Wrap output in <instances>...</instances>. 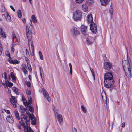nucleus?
<instances>
[{"mask_svg": "<svg viewBox=\"0 0 132 132\" xmlns=\"http://www.w3.org/2000/svg\"><path fill=\"white\" fill-rule=\"evenodd\" d=\"M122 62L125 75L128 77H131V74L130 66L131 63L130 58L128 55L126 60H123Z\"/></svg>", "mask_w": 132, "mask_h": 132, "instance_id": "nucleus-1", "label": "nucleus"}, {"mask_svg": "<svg viewBox=\"0 0 132 132\" xmlns=\"http://www.w3.org/2000/svg\"><path fill=\"white\" fill-rule=\"evenodd\" d=\"M34 30V28L33 26L31 25H27L26 26V35L28 40V44L29 46L31 44V50L32 51H34V45L33 42L31 40L32 36L31 33H32V31Z\"/></svg>", "mask_w": 132, "mask_h": 132, "instance_id": "nucleus-2", "label": "nucleus"}, {"mask_svg": "<svg viewBox=\"0 0 132 132\" xmlns=\"http://www.w3.org/2000/svg\"><path fill=\"white\" fill-rule=\"evenodd\" d=\"M104 86L105 87L109 88L113 86L114 81L113 78L104 77Z\"/></svg>", "mask_w": 132, "mask_h": 132, "instance_id": "nucleus-3", "label": "nucleus"}, {"mask_svg": "<svg viewBox=\"0 0 132 132\" xmlns=\"http://www.w3.org/2000/svg\"><path fill=\"white\" fill-rule=\"evenodd\" d=\"M17 127L18 128L20 129L22 128L24 129V132H34L31 127L28 125L26 124H24L21 123V122L20 121L18 124Z\"/></svg>", "mask_w": 132, "mask_h": 132, "instance_id": "nucleus-4", "label": "nucleus"}, {"mask_svg": "<svg viewBox=\"0 0 132 132\" xmlns=\"http://www.w3.org/2000/svg\"><path fill=\"white\" fill-rule=\"evenodd\" d=\"M82 15L81 12L79 10H77L74 13L73 18L75 21H79L81 20Z\"/></svg>", "mask_w": 132, "mask_h": 132, "instance_id": "nucleus-5", "label": "nucleus"}, {"mask_svg": "<svg viewBox=\"0 0 132 132\" xmlns=\"http://www.w3.org/2000/svg\"><path fill=\"white\" fill-rule=\"evenodd\" d=\"M81 31L84 37H87L88 35H89L90 34L88 31L87 26L84 25L81 26Z\"/></svg>", "mask_w": 132, "mask_h": 132, "instance_id": "nucleus-6", "label": "nucleus"}, {"mask_svg": "<svg viewBox=\"0 0 132 132\" xmlns=\"http://www.w3.org/2000/svg\"><path fill=\"white\" fill-rule=\"evenodd\" d=\"M84 37L86 39V43L87 44L91 45L93 44V42L94 39L92 37L89 36V35H88L87 37Z\"/></svg>", "mask_w": 132, "mask_h": 132, "instance_id": "nucleus-7", "label": "nucleus"}, {"mask_svg": "<svg viewBox=\"0 0 132 132\" xmlns=\"http://www.w3.org/2000/svg\"><path fill=\"white\" fill-rule=\"evenodd\" d=\"M70 31L74 37H76L77 35H79L80 34L79 31H78L77 28L76 27H74L71 29L70 30Z\"/></svg>", "mask_w": 132, "mask_h": 132, "instance_id": "nucleus-8", "label": "nucleus"}, {"mask_svg": "<svg viewBox=\"0 0 132 132\" xmlns=\"http://www.w3.org/2000/svg\"><path fill=\"white\" fill-rule=\"evenodd\" d=\"M90 29L92 32L94 33H96L97 31V26L96 24L94 22L91 24L90 26Z\"/></svg>", "mask_w": 132, "mask_h": 132, "instance_id": "nucleus-9", "label": "nucleus"}, {"mask_svg": "<svg viewBox=\"0 0 132 132\" xmlns=\"http://www.w3.org/2000/svg\"><path fill=\"white\" fill-rule=\"evenodd\" d=\"M112 66V64L109 62H106L104 63V68L106 70H110Z\"/></svg>", "mask_w": 132, "mask_h": 132, "instance_id": "nucleus-10", "label": "nucleus"}, {"mask_svg": "<svg viewBox=\"0 0 132 132\" xmlns=\"http://www.w3.org/2000/svg\"><path fill=\"white\" fill-rule=\"evenodd\" d=\"M42 92L43 95L44 97L46 98L48 101L49 102H50L51 100V99L49 97V94L47 91L44 89H43L42 90Z\"/></svg>", "mask_w": 132, "mask_h": 132, "instance_id": "nucleus-11", "label": "nucleus"}, {"mask_svg": "<svg viewBox=\"0 0 132 132\" xmlns=\"http://www.w3.org/2000/svg\"><path fill=\"white\" fill-rule=\"evenodd\" d=\"M20 119L22 122V123L25 124V123L28 122L26 119L25 115L24 114H21L20 116Z\"/></svg>", "mask_w": 132, "mask_h": 132, "instance_id": "nucleus-12", "label": "nucleus"}, {"mask_svg": "<svg viewBox=\"0 0 132 132\" xmlns=\"http://www.w3.org/2000/svg\"><path fill=\"white\" fill-rule=\"evenodd\" d=\"M11 98L10 99V102L15 106H16V101L15 100V97L11 96Z\"/></svg>", "mask_w": 132, "mask_h": 132, "instance_id": "nucleus-13", "label": "nucleus"}, {"mask_svg": "<svg viewBox=\"0 0 132 132\" xmlns=\"http://www.w3.org/2000/svg\"><path fill=\"white\" fill-rule=\"evenodd\" d=\"M7 121L9 123H12L14 122V120L12 115H9L7 117Z\"/></svg>", "mask_w": 132, "mask_h": 132, "instance_id": "nucleus-14", "label": "nucleus"}, {"mask_svg": "<svg viewBox=\"0 0 132 132\" xmlns=\"http://www.w3.org/2000/svg\"><path fill=\"white\" fill-rule=\"evenodd\" d=\"M87 19L88 23H93V19L92 14H90L88 15L87 16Z\"/></svg>", "mask_w": 132, "mask_h": 132, "instance_id": "nucleus-15", "label": "nucleus"}, {"mask_svg": "<svg viewBox=\"0 0 132 132\" xmlns=\"http://www.w3.org/2000/svg\"><path fill=\"white\" fill-rule=\"evenodd\" d=\"M8 61L10 63L12 64H18L20 62L18 61L17 60H13L11 58L8 59Z\"/></svg>", "mask_w": 132, "mask_h": 132, "instance_id": "nucleus-16", "label": "nucleus"}, {"mask_svg": "<svg viewBox=\"0 0 132 132\" xmlns=\"http://www.w3.org/2000/svg\"><path fill=\"white\" fill-rule=\"evenodd\" d=\"M4 15L7 21L8 22H10L11 21V19L10 16L9 15L8 13L7 12L4 13Z\"/></svg>", "mask_w": 132, "mask_h": 132, "instance_id": "nucleus-17", "label": "nucleus"}, {"mask_svg": "<svg viewBox=\"0 0 132 132\" xmlns=\"http://www.w3.org/2000/svg\"><path fill=\"white\" fill-rule=\"evenodd\" d=\"M56 116L57 117L58 121L60 122V123L61 124L63 121V118L62 115L59 114L57 115Z\"/></svg>", "mask_w": 132, "mask_h": 132, "instance_id": "nucleus-18", "label": "nucleus"}, {"mask_svg": "<svg viewBox=\"0 0 132 132\" xmlns=\"http://www.w3.org/2000/svg\"><path fill=\"white\" fill-rule=\"evenodd\" d=\"M104 77H109V78H113V76L112 72H111L106 73L104 75Z\"/></svg>", "mask_w": 132, "mask_h": 132, "instance_id": "nucleus-19", "label": "nucleus"}, {"mask_svg": "<svg viewBox=\"0 0 132 132\" xmlns=\"http://www.w3.org/2000/svg\"><path fill=\"white\" fill-rule=\"evenodd\" d=\"M0 35L2 37L5 38L6 35L2 28H0Z\"/></svg>", "mask_w": 132, "mask_h": 132, "instance_id": "nucleus-20", "label": "nucleus"}, {"mask_svg": "<svg viewBox=\"0 0 132 132\" xmlns=\"http://www.w3.org/2000/svg\"><path fill=\"white\" fill-rule=\"evenodd\" d=\"M14 114L15 118L18 120H20V117L19 114V113L17 111H15L14 112Z\"/></svg>", "mask_w": 132, "mask_h": 132, "instance_id": "nucleus-21", "label": "nucleus"}, {"mask_svg": "<svg viewBox=\"0 0 132 132\" xmlns=\"http://www.w3.org/2000/svg\"><path fill=\"white\" fill-rule=\"evenodd\" d=\"M82 9L85 12H86L88 10V7L85 4H83L82 5Z\"/></svg>", "mask_w": 132, "mask_h": 132, "instance_id": "nucleus-22", "label": "nucleus"}, {"mask_svg": "<svg viewBox=\"0 0 132 132\" xmlns=\"http://www.w3.org/2000/svg\"><path fill=\"white\" fill-rule=\"evenodd\" d=\"M110 0H100L102 5H106Z\"/></svg>", "mask_w": 132, "mask_h": 132, "instance_id": "nucleus-23", "label": "nucleus"}, {"mask_svg": "<svg viewBox=\"0 0 132 132\" xmlns=\"http://www.w3.org/2000/svg\"><path fill=\"white\" fill-rule=\"evenodd\" d=\"M27 68V67L26 65H23L22 70L25 75L28 73V71L26 70Z\"/></svg>", "mask_w": 132, "mask_h": 132, "instance_id": "nucleus-24", "label": "nucleus"}, {"mask_svg": "<svg viewBox=\"0 0 132 132\" xmlns=\"http://www.w3.org/2000/svg\"><path fill=\"white\" fill-rule=\"evenodd\" d=\"M6 84L9 87H11L13 85V84L11 82H9L8 80H6L5 81Z\"/></svg>", "mask_w": 132, "mask_h": 132, "instance_id": "nucleus-25", "label": "nucleus"}, {"mask_svg": "<svg viewBox=\"0 0 132 132\" xmlns=\"http://www.w3.org/2000/svg\"><path fill=\"white\" fill-rule=\"evenodd\" d=\"M103 94H102L101 96L102 98L103 101H105V103H106V102H107V99H106V96L105 94V93L104 94V95H103Z\"/></svg>", "mask_w": 132, "mask_h": 132, "instance_id": "nucleus-26", "label": "nucleus"}, {"mask_svg": "<svg viewBox=\"0 0 132 132\" xmlns=\"http://www.w3.org/2000/svg\"><path fill=\"white\" fill-rule=\"evenodd\" d=\"M10 75L12 80L14 81H16V78L13 72H11Z\"/></svg>", "mask_w": 132, "mask_h": 132, "instance_id": "nucleus-27", "label": "nucleus"}, {"mask_svg": "<svg viewBox=\"0 0 132 132\" xmlns=\"http://www.w3.org/2000/svg\"><path fill=\"white\" fill-rule=\"evenodd\" d=\"M12 90L17 95H19V93L18 92V89L16 87H13L12 88Z\"/></svg>", "mask_w": 132, "mask_h": 132, "instance_id": "nucleus-28", "label": "nucleus"}, {"mask_svg": "<svg viewBox=\"0 0 132 132\" xmlns=\"http://www.w3.org/2000/svg\"><path fill=\"white\" fill-rule=\"evenodd\" d=\"M31 18L34 23H37V20L36 19L35 16L34 15H32V16Z\"/></svg>", "mask_w": 132, "mask_h": 132, "instance_id": "nucleus-29", "label": "nucleus"}, {"mask_svg": "<svg viewBox=\"0 0 132 132\" xmlns=\"http://www.w3.org/2000/svg\"><path fill=\"white\" fill-rule=\"evenodd\" d=\"M53 109L55 115L57 116V115L59 114L58 113V110L56 108L54 107H53Z\"/></svg>", "mask_w": 132, "mask_h": 132, "instance_id": "nucleus-30", "label": "nucleus"}, {"mask_svg": "<svg viewBox=\"0 0 132 132\" xmlns=\"http://www.w3.org/2000/svg\"><path fill=\"white\" fill-rule=\"evenodd\" d=\"M17 13L18 17L19 18H21L22 16V13L21 11L20 10H18Z\"/></svg>", "mask_w": 132, "mask_h": 132, "instance_id": "nucleus-31", "label": "nucleus"}, {"mask_svg": "<svg viewBox=\"0 0 132 132\" xmlns=\"http://www.w3.org/2000/svg\"><path fill=\"white\" fill-rule=\"evenodd\" d=\"M81 108L83 111L85 113H86L87 112L86 108L84 106L82 105L81 106Z\"/></svg>", "mask_w": 132, "mask_h": 132, "instance_id": "nucleus-32", "label": "nucleus"}, {"mask_svg": "<svg viewBox=\"0 0 132 132\" xmlns=\"http://www.w3.org/2000/svg\"><path fill=\"white\" fill-rule=\"evenodd\" d=\"M69 65L70 67V73L71 75H72V66L71 65V63H69Z\"/></svg>", "mask_w": 132, "mask_h": 132, "instance_id": "nucleus-33", "label": "nucleus"}, {"mask_svg": "<svg viewBox=\"0 0 132 132\" xmlns=\"http://www.w3.org/2000/svg\"><path fill=\"white\" fill-rule=\"evenodd\" d=\"M26 94L29 96H30L31 94V92L30 89H27L26 90Z\"/></svg>", "mask_w": 132, "mask_h": 132, "instance_id": "nucleus-34", "label": "nucleus"}, {"mask_svg": "<svg viewBox=\"0 0 132 132\" xmlns=\"http://www.w3.org/2000/svg\"><path fill=\"white\" fill-rule=\"evenodd\" d=\"M5 8L4 6H2L1 7L0 10L1 13L4 12L5 11Z\"/></svg>", "mask_w": 132, "mask_h": 132, "instance_id": "nucleus-35", "label": "nucleus"}, {"mask_svg": "<svg viewBox=\"0 0 132 132\" xmlns=\"http://www.w3.org/2000/svg\"><path fill=\"white\" fill-rule=\"evenodd\" d=\"M5 54L7 56L9 57L8 59L11 58L10 56V53L8 51H7L5 52Z\"/></svg>", "mask_w": 132, "mask_h": 132, "instance_id": "nucleus-36", "label": "nucleus"}, {"mask_svg": "<svg viewBox=\"0 0 132 132\" xmlns=\"http://www.w3.org/2000/svg\"><path fill=\"white\" fill-rule=\"evenodd\" d=\"M29 119L31 120H33L34 119H35V117L33 114L31 115V114H29Z\"/></svg>", "mask_w": 132, "mask_h": 132, "instance_id": "nucleus-37", "label": "nucleus"}, {"mask_svg": "<svg viewBox=\"0 0 132 132\" xmlns=\"http://www.w3.org/2000/svg\"><path fill=\"white\" fill-rule=\"evenodd\" d=\"M12 42H14V38H16L15 35V34H14V32H13L12 33Z\"/></svg>", "mask_w": 132, "mask_h": 132, "instance_id": "nucleus-38", "label": "nucleus"}, {"mask_svg": "<svg viewBox=\"0 0 132 132\" xmlns=\"http://www.w3.org/2000/svg\"><path fill=\"white\" fill-rule=\"evenodd\" d=\"M11 53L12 54L15 51V49L13 44L11 47Z\"/></svg>", "mask_w": 132, "mask_h": 132, "instance_id": "nucleus-39", "label": "nucleus"}, {"mask_svg": "<svg viewBox=\"0 0 132 132\" xmlns=\"http://www.w3.org/2000/svg\"><path fill=\"white\" fill-rule=\"evenodd\" d=\"M39 54L40 59L41 60H43V55H42V53L40 51H39Z\"/></svg>", "mask_w": 132, "mask_h": 132, "instance_id": "nucleus-40", "label": "nucleus"}, {"mask_svg": "<svg viewBox=\"0 0 132 132\" xmlns=\"http://www.w3.org/2000/svg\"><path fill=\"white\" fill-rule=\"evenodd\" d=\"M29 111L31 112L32 113L34 111L33 108L31 106H29Z\"/></svg>", "mask_w": 132, "mask_h": 132, "instance_id": "nucleus-41", "label": "nucleus"}, {"mask_svg": "<svg viewBox=\"0 0 132 132\" xmlns=\"http://www.w3.org/2000/svg\"><path fill=\"white\" fill-rule=\"evenodd\" d=\"M75 1L76 3L80 4L82 3L84 0H75Z\"/></svg>", "mask_w": 132, "mask_h": 132, "instance_id": "nucleus-42", "label": "nucleus"}, {"mask_svg": "<svg viewBox=\"0 0 132 132\" xmlns=\"http://www.w3.org/2000/svg\"><path fill=\"white\" fill-rule=\"evenodd\" d=\"M30 99L29 100L27 103L28 105H29L32 102V98L31 97H30Z\"/></svg>", "mask_w": 132, "mask_h": 132, "instance_id": "nucleus-43", "label": "nucleus"}, {"mask_svg": "<svg viewBox=\"0 0 132 132\" xmlns=\"http://www.w3.org/2000/svg\"><path fill=\"white\" fill-rule=\"evenodd\" d=\"M113 9L112 8H111L109 9V12L112 15L113 14Z\"/></svg>", "mask_w": 132, "mask_h": 132, "instance_id": "nucleus-44", "label": "nucleus"}, {"mask_svg": "<svg viewBox=\"0 0 132 132\" xmlns=\"http://www.w3.org/2000/svg\"><path fill=\"white\" fill-rule=\"evenodd\" d=\"M21 110L22 114H23L25 112V111H26L25 109L24 108H21Z\"/></svg>", "mask_w": 132, "mask_h": 132, "instance_id": "nucleus-45", "label": "nucleus"}, {"mask_svg": "<svg viewBox=\"0 0 132 132\" xmlns=\"http://www.w3.org/2000/svg\"><path fill=\"white\" fill-rule=\"evenodd\" d=\"M25 60L28 64L29 63V60L28 58L26 57L25 59Z\"/></svg>", "mask_w": 132, "mask_h": 132, "instance_id": "nucleus-46", "label": "nucleus"}, {"mask_svg": "<svg viewBox=\"0 0 132 132\" xmlns=\"http://www.w3.org/2000/svg\"><path fill=\"white\" fill-rule=\"evenodd\" d=\"M28 67L30 71H32V68H31V66L30 65V64L28 65Z\"/></svg>", "mask_w": 132, "mask_h": 132, "instance_id": "nucleus-47", "label": "nucleus"}, {"mask_svg": "<svg viewBox=\"0 0 132 132\" xmlns=\"http://www.w3.org/2000/svg\"><path fill=\"white\" fill-rule=\"evenodd\" d=\"M4 79L5 80H7V75H6V73L5 72H4Z\"/></svg>", "mask_w": 132, "mask_h": 132, "instance_id": "nucleus-48", "label": "nucleus"}, {"mask_svg": "<svg viewBox=\"0 0 132 132\" xmlns=\"http://www.w3.org/2000/svg\"><path fill=\"white\" fill-rule=\"evenodd\" d=\"M103 59L104 61H106L107 60V58L106 57V55L105 54H104L103 56Z\"/></svg>", "mask_w": 132, "mask_h": 132, "instance_id": "nucleus-49", "label": "nucleus"}, {"mask_svg": "<svg viewBox=\"0 0 132 132\" xmlns=\"http://www.w3.org/2000/svg\"><path fill=\"white\" fill-rule=\"evenodd\" d=\"M26 84L28 86L30 87L31 86V84L29 82H27L26 83Z\"/></svg>", "mask_w": 132, "mask_h": 132, "instance_id": "nucleus-50", "label": "nucleus"}, {"mask_svg": "<svg viewBox=\"0 0 132 132\" xmlns=\"http://www.w3.org/2000/svg\"><path fill=\"white\" fill-rule=\"evenodd\" d=\"M26 55L27 56H28V55H29V52H28V51L27 49H26Z\"/></svg>", "mask_w": 132, "mask_h": 132, "instance_id": "nucleus-51", "label": "nucleus"}, {"mask_svg": "<svg viewBox=\"0 0 132 132\" xmlns=\"http://www.w3.org/2000/svg\"><path fill=\"white\" fill-rule=\"evenodd\" d=\"M10 8L13 11L15 12V10L14 9V7H13L12 6V5H10Z\"/></svg>", "mask_w": 132, "mask_h": 132, "instance_id": "nucleus-52", "label": "nucleus"}, {"mask_svg": "<svg viewBox=\"0 0 132 132\" xmlns=\"http://www.w3.org/2000/svg\"><path fill=\"white\" fill-rule=\"evenodd\" d=\"M3 50V48H0V55H1L2 54V53Z\"/></svg>", "mask_w": 132, "mask_h": 132, "instance_id": "nucleus-53", "label": "nucleus"}, {"mask_svg": "<svg viewBox=\"0 0 132 132\" xmlns=\"http://www.w3.org/2000/svg\"><path fill=\"white\" fill-rule=\"evenodd\" d=\"M5 112L6 113H7L8 114H10V111H9V110H5Z\"/></svg>", "mask_w": 132, "mask_h": 132, "instance_id": "nucleus-54", "label": "nucleus"}, {"mask_svg": "<svg viewBox=\"0 0 132 132\" xmlns=\"http://www.w3.org/2000/svg\"><path fill=\"white\" fill-rule=\"evenodd\" d=\"M31 124L32 125H35L36 124V122L35 121L33 120Z\"/></svg>", "mask_w": 132, "mask_h": 132, "instance_id": "nucleus-55", "label": "nucleus"}, {"mask_svg": "<svg viewBox=\"0 0 132 132\" xmlns=\"http://www.w3.org/2000/svg\"><path fill=\"white\" fill-rule=\"evenodd\" d=\"M92 74L93 77V79L94 80V81H95V75L94 74V73Z\"/></svg>", "mask_w": 132, "mask_h": 132, "instance_id": "nucleus-56", "label": "nucleus"}, {"mask_svg": "<svg viewBox=\"0 0 132 132\" xmlns=\"http://www.w3.org/2000/svg\"><path fill=\"white\" fill-rule=\"evenodd\" d=\"M90 68L92 74L94 73L93 71V70L92 68H91L90 67Z\"/></svg>", "mask_w": 132, "mask_h": 132, "instance_id": "nucleus-57", "label": "nucleus"}, {"mask_svg": "<svg viewBox=\"0 0 132 132\" xmlns=\"http://www.w3.org/2000/svg\"><path fill=\"white\" fill-rule=\"evenodd\" d=\"M43 73H42V72H41V73H40V75L41 76V78L42 79V80L43 81V78H42V75H43Z\"/></svg>", "mask_w": 132, "mask_h": 132, "instance_id": "nucleus-58", "label": "nucleus"}, {"mask_svg": "<svg viewBox=\"0 0 132 132\" xmlns=\"http://www.w3.org/2000/svg\"><path fill=\"white\" fill-rule=\"evenodd\" d=\"M22 21L24 23H26V19L25 18H24L22 19Z\"/></svg>", "mask_w": 132, "mask_h": 132, "instance_id": "nucleus-59", "label": "nucleus"}, {"mask_svg": "<svg viewBox=\"0 0 132 132\" xmlns=\"http://www.w3.org/2000/svg\"><path fill=\"white\" fill-rule=\"evenodd\" d=\"M26 112L27 113V115L29 116V114H30V113H29V111H26Z\"/></svg>", "mask_w": 132, "mask_h": 132, "instance_id": "nucleus-60", "label": "nucleus"}, {"mask_svg": "<svg viewBox=\"0 0 132 132\" xmlns=\"http://www.w3.org/2000/svg\"><path fill=\"white\" fill-rule=\"evenodd\" d=\"M39 70L40 73H41V72H42L43 70L42 69V68L41 67H40Z\"/></svg>", "mask_w": 132, "mask_h": 132, "instance_id": "nucleus-61", "label": "nucleus"}, {"mask_svg": "<svg viewBox=\"0 0 132 132\" xmlns=\"http://www.w3.org/2000/svg\"><path fill=\"white\" fill-rule=\"evenodd\" d=\"M125 126V123L124 122H123L122 123V127H124Z\"/></svg>", "mask_w": 132, "mask_h": 132, "instance_id": "nucleus-62", "label": "nucleus"}, {"mask_svg": "<svg viewBox=\"0 0 132 132\" xmlns=\"http://www.w3.org/2000/svg\"><path fill=\"white\" fill-rule=\"evenodd\" d=\"M8 85H7L6 84V85H5L4 86V87L6 88H8Z\"/></svg>", "mask_w": 132, "mask_h": 132, "instance_id": "nucleus-63", "label": "nucleus"}, {"mask_svg": "<svg viewBox=\"0 0 132 132\" xmlns=\"http://www.w3.org/2000/svg\"><path fill=\"white\" fill-rule=\"evenodd\" d=\"M28 78H29L30 80H31V76L30 75H29L28 76Z\"/></svg>", "mask_w": 132, "mask_h": 132, "instance_id": "nucleus-64", "label": "nucleus"}]
</instances>
